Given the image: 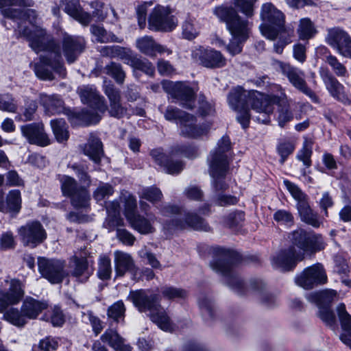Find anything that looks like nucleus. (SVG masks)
Returning a JSON list of instances; mask_svg holds the SVG:
<instances>
[{
	"label": "nucleus",
	"instance_id": "f257e3e1",
	"mask_svg": "<svg viewBox=\"0 0 351 351\" xmlns=\"http://www.w3.org/2000/svg\"><path fill=\"white\" fill-rule=\"evenodd\" d=\"M32 0H0V10L6 19H10L17 23L20 36L24 37L29 42V47L36 53H46L40 57V63L34 65L36 75L42 80L53 79L51 71L44 68L49 66L60 75L64 76L60 48L53 38L42 27L35 25L36 14L35 10H22L15 7H32Z\"/></svg>",
	"mask_w": 351,
	"mask_h": 351
},
{
	"label": "nucleus",
	"instance_id": "f03ea898",
	"mask_svg": "<svg viewBox=\"0 0 351 351\" xmlns=\"http://www.w3.org/2000/svg\"><path fill=\"white\" fill-rule=\"evenodd\" d=\"M215 257L210 263L211 268L227 278L228 285L239 295H246L250 291L257 292L261 302L267 306H271L276 302L271 294L264 291L265 284L258 278L250 280L247 287L241 278L233 271V266L239 261L235 252L221 247L215 249Z\"/></svg>",
	"mask_w": 351,
	"mask_h": 351
},
{
	"label": "nucleus",
	"instance_id": "7ed1b4c3",
	"mask_svg": "<svg viewBox=\"0 0 351 351\" xmlns=\"http://www.w3.org/2000/svg\"><path fill=\"white\" fill-rule=\"evenodd\" d=\"M128 299L131 300L140 312H149L150 319L160 329L171 332L173 324L163 308L160 305L159 295L149 290L131 291Z\"/></svg>",
	"mask_w": 351,
	"mask_h": 351
},
{
	"label": "nucleus",
	"instance_id": "20e7f679",
	"mask_svg": "<svg viewBox=\"0 0 351 351\" xmlns=\"http://www.w3.org/2000/svg\"><path fill=\"white\" fill-rule=\"evenodd\" d=\"M214 12L220 21L226 23L233 36V40L226 46V49L232 56L240 53L242 51L241 43L248 38L247 21L241 19L237 11L231 7L219 6L215 9Z\"/></svg>",
	"mask_w": 351,
	"mask_h": 351
},
{
	"label": "nucleus",
	"instance_id": "39448f33",
	"mask_svg": "<svg viewBox=\"0 0 351 351\" xmlns=\"http://www.w3.org/2000/svg\"><path fill=\"white\" fill-rule=\"evenodd\" d=\"M230 154V141L227 136H223L218 141L216 148L210 154L208 159L209 173L213 178V186L216 191L228 188L224 179L229 169Z\"/></svg>",
	"mask_w": 351,
	"mask_h": 351
},
{
	"label": "nucleus",
	"instance_id": "423d86ee",
	"mask_svg": "<svg viewBox=\"0 0 351 351\" xmlns=\"http://www.w3.org/2000/svg\"><path fill=\"white\" fill-rule=\"evenodd\" d=\"M260 16L263 23L259 28L267 38L273 40L286 32L285 16L271 3L262 5Z\"/></svg>",
	"mask_w": 351,
	"mask_h": 351
},
{
	"label": "nucleus",
	"instance_id": "0eeeda50",
	"mask_svg": "<svg viewBox=\"0 0 351 351\" xmlns=\"http://www.w3.org/2000/svg\"><path fill=\"white\" fill-rule=\"evenodd\" d=\"M162 213L166 216L169 215H177L171 222L165 224L166 228L169 230L191 228L195 230H208V226L204 219L196 213L186 211L175 206L165 207Z\"/></svg>",
	"mask_w": 351,
	"mask_h": 351
},
{
	"label": "nucleus",
	"instance_id": "6e6552de",
	"mask_svg": "<svg viewBox=\"0 0 351 351\" xmlns=\"http://www.w3.org/2000/svg\"><path fill=\"white\" fill-rule=\"evenodd\" d=\"M289 239L293 245L306 252L314 253L325 247L320 234L307 232L302 229H298L291 232Z\"/></svg>",
	"mask_w": 351,
	"mask_h": 351
},
{
	"label": "nucleus",
	"instance_id": "1a4fd4ad",
	"mask_svg": "<svg viewBox=\"0 0 351 351\" xmlns=\"http://www.w3.org/2000/svg\"><path fill=\"white\" fill-rule=\"evenodd\" d=\"M247 99L248 93L239 86L231 90L228 95L229 106L238 112L237 119L244 128L248 127L250 119Z\"/></svg>",
	"mask_w": 351,
	"mask_h": 351
},
{
	"label": "nucleus",
	"instance_id": "9d476101",
	"mask_svg": "<svg viewBox=\"0 0 351 351\" xmlns=\"http://www.w3.org/2000/svg\"><path fill=\"white\" fill-rule=\"evenodd\" d=\"M328 278L324 266L317 263L305 268L295 278V283L304 289H311L327 282Z\"/></svg>",
	"mask_w": 351,
	"mask_h": 351
},
{
	"label": "nucleus",
	"instance_id": "9b49d317",
	"mask_svg": "<svg viewBox=\"0 0 351 351\" xmlns=\"http://www.w3.org/2000/svg\"><path fill=\"white\" fill-rule=\"evenodd\" d=\"M281 72L285 75L290 83L297 89L307 95L312 101L319 103V99L309 87H308L304 79V72L300 69L282 62H277Z\"/></svg>",
	"mask_w": 351,
	"mask_h": 351
},
{
	"label": "nucleus",
	"instance_id": "f8f14e48",
	"mask_svg": "<svg viewBox=\"0 0 351 351\" xmlns=\"http://www.w3.org/2000/svg\"><path fill=\"white\" fill-rule=\"evenodd\" d=\"M24 293L21 282L19 280H5L0 289V313L4 312L9 306L19 303Z\"/></svg>",
	"mask_w": 351,
	"mask_h": 351
},
{
	"label": "nucleus",
	"instance_id": "ddd939ff",
	"mask_svg": "<svg viewBox=\"0 0 351 351\" xmlns=\"http://www.w3.org/2000/svg\"><path fill=\"white\" fill-rule=\"evenodd\" d=\"M276 102L286 104L287 96L285 93L280 92V95H264L258 91L248 93L247 108L257 112L265 110L267 112H273V104Z\"/></svg>",
	"mask_w": 351,
	"mask_h": 351
},
{
	"label": "nucleus",
	"instance_id": "4468645a",
	"mask_svg": "<svg viewBox=\"0 0 351 351\" xmlns=\"http://www.w3.org/2000/svg\"><path fill=\"white\" fill-rule=\"evenodd\" d=\"M38 265L40 274L53 284L62 282L66 276L64 261L39 258Z\"/></svg>",
	"mask_w": 351,
	"mask_h": 351
},
{
	"label": "nucleus",
	"instance_id": "2eb2a0df",
	"mask_svg": "<svg viewBox=\"0 0 351 351\" xmlns=\"http://www.w3.org/2000/svg\"><path fill=\"white\" fill-rule=\"evenodd\" d=\"M162 85L164 90L179 101L183 107L193 108L195 93L191 88L182 82L173 83L169 81H163Z\"/></svg>",
	"mask_w": 351,
	"mask_h": 351
},
{
	"label": "nucleus",
	"instance_id": "dca6fc26",
	"mask_svg": "<svg viewBox=\"0 0 351 351\" xmlns=\"http://www.w3.org/2000/svg\"><path fill=\"white\" fill-rule=\"evenodd\" d=\"M176 25L174 16L163 7H156L149 16L148 27L152 31L170 32Z\"/></svg>",
	"mask_w": 351,
	"mask_h": 351
},
{
	"label": "nucleus",
	"instance_id": "f3484780",
	"mask_svg": "<svg viewBox=\"0 0 351 351\" xmlns=\"http://www.w3.org/2000/svg\"><path fill=\"white\" fill-rule=\"evenodd\" d=\"M326 42L342 56L351 58V37L343 29L333 27L328 29Z\"/></svg>",
	"mask_w": 351,
	"mask_h": 351
},
{
	"label": "nucleus",
	"instance_id": "a211bd4d",
	"mask_svg": "<svg viewBox=\"0 0 351 351\" xmlns=\"http://www.w3.org/2000/svg\"><path fill=\"white\" fill-rule=\"evenodd\" d=\"M18 233L23 245L31 247H36L47 237L45 230L38 221L26 223L19 228Z\"/></svg>",
	"mask_w": 351,
	"mask_h": 351
},
{
	"label": "nucleus",
	"instance_id": "6ab92c4d",
	"mask_svg": "<svg viewBox=\"0 0 351 351\" xmlns=\"http://www.w3.org/2000/svg\"><path fill=\"white\" fill-rule=\"evenodd\" d=\"M303 258V253L297 252L295 246H290L279 251L272 258L271 263L276 269L282 271H289L293 270L298 262L302 261Z\"/></svg>",
	"mask_w": 351,
	"mask_h": 351
},
{
	"label": "nucleus",
	"instance_id": "aec40b11",
	"mask_svg": "<svg viewBox=\"0 0 351 351\" xmlns=\"http://www.w3.org/2000/svg\"><path fill=\"white\" fill-rule=\"evenodd\" d=\"M22 136L31 145L46 147L50 144V139L42 122H34L20 127Z\"/></svg>",
	"mask_w": 351,
	"mask_h": 351
},
{
	"label": "nucleus",
	"instance_id": "412c9836",
	"mask_svg": "<svg viewBox=\"0 0 351 351\" xmlns=\"http://www.w3.org/2000/svg\"><path fill=\"white\" fill-rule=\"evenodd\" d=\"M319 75L330 95L344 105H351V99L344 91V86L326 68L321 67Z\"/></svg>",
	"mask_w": 351,
	"mask_h": 351
},
{
	"label": "nucleus",
	"instance_id": "4be33fe9",
	"mask_svg": "<svg viewBox=\"0 0 351 351\" xmlns=\"http://www.w3.org/2000/svg\"><path fill=\"white\" fill-rule=\"evenodd\" d=\"M192 58L203 66L209 69L221 68L226 64V59L219 51L199 47L192 52Z\"/></svg>",
	"mask_w": 351,
	"mask_h": 351
},
{
	"label": "nucleus",
	"instance_id": "5701e85b",
	"mask_svg": "<svg viewBox=\"0 0 351 351\" xmlns=\"http://www.w3.org/2000/svg\"><path fill=\"white\" fill-rule=\"evenodd\" d=\"M86 43L82 37L65 34L62 40L63 53L69 63L74 62L84 51Z\"/></svg>",
	"mask_w": 351,
	"mask_h": 351
},
{
	"label": "nucleus",
	"instance_id": "b1692460",
	"mask_svg": "<svg viewBox=\"0 0 351 351\" xmlns=\"http://www.w3.org/2000/svg\"><path fill=\"white\" fill-rule=\"evenodd\" d=\"M77 92L83 103L88 104L102 113L107 110L104 97L99 95L95 88L91 86H83L79 88Z\"/></svg>",
	"mask_w": 351,
	"mask_h": 351
},
{
	"label": "nucleus",
	"instance_id": "393cba45",
	"mask_svg": "<svg viewBox=\"0 0 351 351\" xmlns=\"http://www.w3.org/2000/svg\"><path fill=\"white\" fill-rule=\"evenodd\" d=\"M150 155L154 161L158 165L162 167L168 173H179L184 168V164L181 160L169 159V157L163 153V150L162 149H155L152 150Z\"/></svg>",
	"mask_w": 351,
	"mask_h": 351
},
{
	"label": "nucleus",
	"instance_id": "a878e982",
	"mask_svg": "<svg viewBox=\"0 0 351 351\" xmlns=\"http://www.w3.org/2000/svg\"><path fill=\"white\" fill-rule=\"evenodd\" d=\"M136 47L140 52L149 57H156V53H171L170 49L158 44L155 41L153 37L149 36L138 38L136 41Z\"/></svg>",
	"mask_w": 351,
	"mask_h": 351
},
{
	"label": "nucleus",
	"instance_id": "bb28decb",
	"mask_svg": "<svg viewBox=\"0 0 351 351\" xmlns=\"http://www.w3.org/2000/svg\"><path fill=\"white\" fill-rule=\"evenodd\" d=\"M22 199L19 190H11L5 197V202L3 200V196H0V212L10 213L12 215H17L21 209Z\"/></svg>",
	"mask_w": 351,
	"mask_h": 351
},
{
	"label": "nucleus",
	"instance_id": "cd10ccee",
	"mask_svg": "<svg viewBox=\"0 0 351 351\" xmlns=\"http://www.w3.org/2000/svg\"><path fill=\"white\" fill-rule=\"evenodd\" d=\"M155 216L151 213H146V217L140 214H136L128 220L130 226L143 234L152 233L155 231L153 223Z\"/></svg>",
	"mask_w": 351,
	"mask_h": 351
},
{
	"label": "nucleus",
	"instance_id": "c85d7f7f",
	"mask_svg": "<svg viewBox=\"0 0 351 351\" xmlns=\"http://www.w3.org/2000/svg\"><path fill=\"white\" fill-rule=\"evenodd\" d=\"M336 312L341 324V328L344 331L340 339L351 348V315L348 313L346 305L340 303L336 308Z\"/></svg>",
	"mask_w": 351,
	"mask_h": 351
},
{
	"label": "nucleus",
	"instance_id": "c756f323",
	"mask_svg": "<svg viewBox=\"0 0 351 351\" xmlns=\"http://www.w3.org/2000/svg\"><path fill=\"white\" fill-rule=\"evenodd\" d=\"M62 3L64 11L81 24L87 25L91 21V16L82 10L79 0H64Z\"/></svg>",
	"mask_w": 351,
	"mask_h": 351
},
{
	"label": "nucleus",
	"instance_id": "7c9ffc66",
	"mask_svg": "<svg viewBox=\"0 0 351 351\" xmlns=\"http://www.w3.org/2000/svg\"><path fill=\"white\" fill-rule=\"evenodd\" d=\"M47 307L48 303L46 301H40L32 297H27L22 304L21 311L27 319H34Z\"/></svg>",
	"mask_w": 351,
	"mask_h": 351
},
{
	"label": "nucleus",
	"instance_id": "2f4dec72",
	"mask_svg": "<svg viewBox=\"0 0 351 351\" xmlns=\"http://www.w3.org/2000/svg\"><path fill=\"white\" fill-rule=\"evenodd\" d=\"M101 340L108 343L116 351H131L132 347L125 343V339L118 332L112 329H108L101 336Z\"/></svg>",
	"mask_w": 351,
	"mask_h": 351
},
{
	"label": "nucleus",
	"instance_id": "473e14b6",
	"mask_svg": "<svg viewBox=\"0 0 351 351\" xmlns=\"http://www.w3.org/2000/svg\"><path fill=\"white\" fill-rule=\"evenodd\" d=\"M296 207L300 218L304 223L315 228H318L322 224L318 214L311 208L308 201L302 204H297Z\"/></svg>",
	"mask_w": 351,
	"mask_h": 351
},
{
	"label": "nucleus",
	"instance_id": "72a5a7b5",
	"mask_svg": "<svg viewBox=\"0 0 351 351\" xmlns=\"http://www.w3.org/2000/svg\"><path fill=\"white\" fill-rule=\"evenodd\" d=\"M39 101L47 113L51 114L65 113L64 101L56 95L40 94Z\"/></svg>",
	"mask_w": 351,
	"mask_h": 351
},
{
	"label": "nucleus",
	"instance_id": "f704fd0d",
	"mask_svg": "<svg viewBox=\"0 0 351 351\" xmlns=\"http://www.w3.org/2000/svg\"><path fill=\"white\" fill-rule=\"evenodd\" d=\"M195 117L189 114L180 124L181 134L187 137H199L206 132L205 128L195 124Z\"/></svg>",
	"mask_w": 351,
	"mask_h": 351
},
{
	"label": "nucleus",
	"instance_id": "c9c22d12",
	"mask_svg": "<svg viewBox=\"0 0 351 351\" xmlns=\"http://www.w3.org/2000/svg\"><path fill=\"white\" fill-rule=\"evenodd\" d=\"M84 153L95 163H99L104 155L101 141L96 136H90L84 148Z\"/></svg>",
	"mask_w": 351,
	"mask_h": 351
},
{
	"label": "nucleus",
	"instance_id": "e433bc0d",
	"mask_svg": "<svg viewBox=\"0 0 351 351\" xmlns=\"http://www.w3.org/2000/svg\"><path fill=\"white\" fill-rule=\"evenodd\" d=\"M71 263H73V265H71L73 267L72 275L81 281L87 280L91 274L88 269L87 259L85 257L79 258L77 256H73L71 258L70 263L71 264Z\"/></svg>",
	"mask_w": 351,
	"mask_h": 351
},
{
	"label": "nucleus",
	"instance_id": "4c0bfd02",
	"mask_svg": "<svg viewBox=\"0 0 351 351\" xmlns=\"http://www.w3.org/2000/svg\"><path fill=\"white\" fill-rule=\"evenodd\" d=\"M308 300L317 304L318 307L328 306L330 303L337 300V293L332 289H325L311 293Z\"/></svg>",
	"mask_w": 351,
	"mask_h": 351
},
{
	"label": "nucleus",
	"instance_id": "58836bf2",
	"mask_svg": "<svg viewBox=\"0 0 351 351\" xmlns=\"http://www.w3.org/2000/svg\"><path fill=\"white\" fill-rule=\"evenodd\" d=\"M114 263L117 276H123L125 273L132 269L134 266V261L132 256L121 251L114 252Z\"/></svg>",
	"mask_w": 351,
	"mask_h": 351
},
{
	"label": "nucleus",
	"instance_id": "ea45409f",
	"mask_svg": "<svg viewBox=\"0 0 351 351\" xmlns=\"http://www.w3.org/2000/svg\"><path fill=\"white\" fill-rule=\"evenodd\" d=\"M3 315V319L14 326L23 327L27 324V318L23 312L16 308L6 309Z\"/></svg>",
	"mask_w": 351,
	"mask_h": 351
},
{
	"label": "nucleus",
	"instance_id": "a19ab883",
	"mask_svg": "<svg viewBox=\"0 0 351 351\" xmlns=\"http://www.w3.org/2000/svg\"><path fill=\"white\" fill-rule=\"evenodd\" d=\"M51 126L56 140L64 142L68 140L69 134L68 125L62 119H53L51 121Z\"/></svg>",
	"mask_w": 351,
	"mask_h": 351
},
{
	"label": "nucleus",
	"instance_id": "79ce46f5",
	"mask_svg": "<svg viewBox=\"0 0 351 351\" xmlns=\"http://www.w3.org/2000/svg\"><path fill=\"white\" fill-rule=\"evenodd\" d=\"M125 310L123 301L119 300L108 307L107 310L108 317L117 323L123 322Z\"/></svg>",
	"mask_w": 351,
	"mask_h": 351
},
{
	"label": "nucleus",
	"instance_id": "37998d69",
	"mask_svg": "<svg viewBox=\"0 0 351 351\" xmlns=\"http://www.w3.org/2000/svg\"><path fill=\"white\" fill-rule=\"evenodd\" d=\"M90 32L98 43L117 42V36L114 34L107 32L101 26L93 25L90 27Z\"/></svg>",
	"mask_w": 351,
	"mask_h": 351
},
{
	"label": "nucleus",
	"instance_id": "c03bdc74",
	"mask_svg": "<svg viewBox=\"0 0 351 351\" xmlns=\"http://www.w3.org/2000/svg\"><path fill=\"white\" fill-rule=\"evenodd\" d=\"M69 197L75 208L86 207L90 200L88 191L82 186L78 188Z\"/></svg>",
	"mask_w": 351,
	"mask_h": 351
},
{
	"label": "nucleus",
	"instance_id": "a18cd8bd",
	"mask_svg": "<svg viewBox=\"0 0 351 351\" xmlns=\"http://www.w3.org/2000/svg\"><path fill=\"white\" fill-rule=\"evenodd\" d=\"M316 32L317 31L309 19L304 18L300 20L298 29V33L300 39L308 40L313 37Z\"/></svg>",
	"mask_w": 351,
	"mask_h": 351
},
{
	"label": "nucleus",
	"instance_id": "49530a36",
	"mask_svg": "<svg viewBox=\"0 0 351 351\" xmlns=\"http://www.w3.org/2000/svg\"><path fill=\"white\" fill-rule=\"evenodd\" d=\"M105 70L106 71V73L114 78L117 83L119 84H123L125 78V73L120 64L111 62L105 66Z\"/></svg>",
	"mask_w": 351,
	"mask_h": 351
},
{
	"label": "nucleus",
	"instance_id": "de8ad7c7",
	"mask_svg": "<svg viewBox=\"0 0 351 351\" xmlns=\"http://www.w3.org/2000/svg\"><path fill=\"white\" fill-rule=\"evenodd\" d=\"M112 273L111 261L109 257L102 256L99 258L98 263L97 275L101 280L110 278Z\"/></svg>",
	"mask_w": 351,
	"mask_h": 351
},
{
	"label": "nucleus",
	"instance_id": "09e8293b",
	"mask_svg": "<svg viewBox=\"0 0 351 351\" xmlns=\"http://www.w3.org/2000/svg\"><path fill=\"white\" fill-rule=\"evenodd\" d=\"M319 317L324 322V324L335 330L336 328V317L333 311L329 306L319 307Z\"/></svg>",
	"mask_w": 351,
	"mask_h": 351
},
{
	"label": "nucleus",
	"instance_id": "8fccbe9b",
	"mask_svg": "<svg viewBox=\"0 0 351 351\" xmlns=\"http://www.w3.org/2000/svg\"><path fill=\"white\" fill-rule=\"evenodd\" d=\"M61 190L64 196L70 197L78 188L75 180L70 176H63L60 179Z\"/></svg>",
	"mask_w": 351,
	"mask_h": 351
},
{
	"label": "nucleus",
	"instance_id": "3c124183",
	"mask_svg": "<svg viewBox=\"0 0 351 351\" xmlns=\"http://www.w3.org/2000/svg\"><path fill=\"white\" fill-rule=\"evenodd\" d=\"M284 184L292 197L297 201V204L308 202V196L297 185L288 180H285Z\"/></svg>",
	"mask_w": 351,
	"mask_h": 351
},
{
	"label": "nucleus",
	"instance_id": "603ef678",
	"mask_svg": "<svg viewBox=\"0 0 351 351\" xmlns=\"http://www.w3.org/2000/svg\"><path fill=\"white\" fill-rule=\"evenodd\" d=\"M326 62L332 67L337 76L346 77L348 75L347 69L335 56L331 54L327 56L326 57Z\"/></svg>",
	"mask_w": 351,
	"mask_h": 351
},
{
	"label": "nucleus",
	"instance_id": "864d4df0",
	"mask_svg": "<svg viewBox=\"0 0 351 351\" xmlns=\"http://www.w3.org/2000/svg\"><path fill=\"white\" fill-rule=\"evenodd\" d=\"M274 104L279 106L280 109L278 121L279 125L282 128L287 122L293 119V114L289 110V101L287 99L286 104H280V102H276Z\"/></svg>",
	"mask_w": 351,
	"mask_h": 351
},
{
	"label": "nucleus",
	"instance_id": "5fc2aeb1",
	"mask_svg": "<svg viewBox=\"0 0 351 351\" xmlns=\"http://www.w3.org/2000/svg\"><path fill=\"white\" fill-rule=\"evenodd\" d=\"M17 105L14 98L10 94H0V110L15 112Z\"/></svg>",
	"mask_w": 351,
	"mask_h": 351
},
{
	"label": "nucleus",
	"instance_id": "6e6d98bb",
	"mask_svg": "<svg viewBox=\"0 0 351 351\" xmlns=\"http://www.w3.org/2000/svg\"><path fill=\"white\" fill-rule=\"evenodd\" d=\"M140 197L145 199L152 203H155L162 199V193L158 188L150 186L142 190Z\"/></svg>",
	"mask_w": 351,
	"mask_h": 351
},
{
	"label": "nucleus",
	"instance_id": "4d7b16f0",
	"mask_svg": "<svg viewBox=\"0 0 351 351\" xmlns=\"http://www.w3.org/2000/svg\"><path fill=\"white\" fill-rule=\"evenodd\" d=\"M188 114V113L173 106L167 107L164 114L165 118L167 121H179L180 124H181L182 121H183Z\"/></svg>",
	"mask_w": 351,
	"mask_h": 351
},
{
	"label": "nucleus",
	"instance_id": "13d9d810",
	"mask_svg": "<svg viewBox=\"0 0 351 351\" xmlns=\"http://www.w3.org/2000/svg\"><path fill=\"white\" fill-rule=\"evenodd\" d=\"M116 58H119L125 64L130 65L131 67H133L136 59L138 58L131 50L121 47H119Z\"/></svg>",
	"mask_w": 351,
	"mask_h": 351
},
{
	"label": "nucleus",
	"instance_id": "bf43d9fd",
	"mask_svg": "<svg viewBox=\"0 0 351 351\" xmlns=\"http://www.w3.org/2000/svg\"><path fill=\"white\" fill-rule=\"evenodd\" d=\"M274 220L281 224L291 226L294 223V217L291 212L286 210H278L274 214Z\"/></svg>",
	"mask_w": 351,
	"mask_h": 351
},
{
	"label": "nucleus",
	"instance_id": "052dcab7",
	"mask_svg": "<svg viewBox=\"0 0 351 351\" xmlns=\"http://www.w3.org/2000/svg\"><path fill=\"white\" fill-rule=\"evenodd\" d=\"M312 155V143L311 141H306L303 145L302 149L298 153V158L302 161L303 164L308 167L311 165V157Z\"/></svg>",
	"mask_w": 351,
	"mask_h": 351
},
{
	"label": "nucleus",
	"instance_id": "680f3d73",
	"mask_svg": "<svg viewBox=\"0 0 351 351\" xmlns=\"http://www.w3.org/2000/svg\"><path fill=\"white\" fill-rule=\"evenodd\" d=\"M161 293L164 298L169 300L184 298L186 296V291L185 290L173 287H163Z\"/></svg>",
	"mask_w": 351,
	"mask_h": 351
},
{
	"label": "nucleus",
	"instance_id": "e2e57ef3",
	"mask_svg": "<svg viewBox=\"0 0 351 351\" xmlns=\"http://www.w3.org/2000/svg\"><path fill=\"white\" fill-rule=\"evenodd\" d=\"M199 34L198 29L195 26L193 21L186 20L182 25V35L188 40L194 39Z\"/></svg>",
	"mask_w": 351,
	"mask_h": 351
},
{
	"label": "nucleus",
	"instance_id": "0e129e2a",
	"mask_svg": "<svg viewBox=\"0 0 351 351\" xmlns=\"http://www.w3.org/2000/svg\"><path fill=\"white\" fill-rule=\"evenodd\" d=\"M256 0H234L233 3L241 12L247 16H251L253 14L254 5Z\"/></svg>",
	"mask_w": 351,
	"mask_h": 351
},
{
	"label": "nucleus",
	"instance_id": "69168bd1",
	"mask_svg": "<svg viewBox=\"0 0 351 351\" xmlns=\"http://www.w3.org/2000/svg\"><path fill=\"white\" fill-rule=\"evenodd\" d=\"M124 224L123 219L121 217L120 214H108V217L104 223V226L109 230H113L117 228L123 226Z\"/></svg>",
	"mask_w": 351,
	"mask_h": 351
},
{
	"label": "nucleus",
	"instance_id": "338daca9",
	"mask_svg": "<svg viewBox=\"0 0 351 351\" xmlns=\"http://www.w3.org/2000/svg\"><path fill=\"white\" fill-rule=\"evenodd\" d=\"M71 168L75 171L80 181L89 186L91 183V180L87 173L88 167L84 165H73L71 166Z\"/></svg>",
	"mask_w": 351,
	"mask_h": 351
},
{
	"label": "nucleus",
	"instance_id": "774afa93",
	"mask_svg": "<svg viewBox=\"0 0 351 351\" xmlns=\"http://www.w3.org/2000/svg\"><path fill=\"white\" fill-rule=\"evenodd\" d=\"M113 192V187L110 184H101L95 191L93 196L97 202H99L103 200L106 197L111 195Z\"/></svg>",
	"mask_w": 351,
	"mask_h": 351
}]
</instances>
